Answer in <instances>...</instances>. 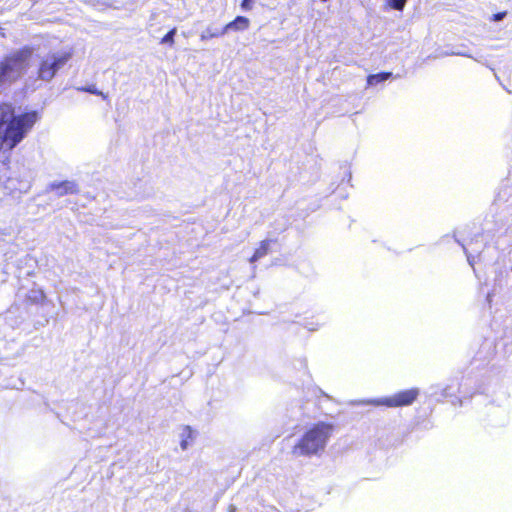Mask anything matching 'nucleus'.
I'll return each mask as SVG.
<instances>
[{
    "instance_id": "f257e3e1",
    "label": "nucleus",
    "mask_w": 512,
    "mask_h": 512,
    "mask_svg": "<svg viewBox=\"0 0 512 512\" xmlns=\"http://www.w3.org/2000/svg\"><path fill=\"white\" fill-rule=\"evenodd\" d=\"M39 120L40 114L36 110L16 114L12 103H0V151L4 145L15 148Z\"/></svg>"
},
{
    "instance_id": "f03ea898",
    "label": "nucleus",
    "mask_w": 512,
    "mask_h": 512,
    "mask_svg": "<svg viewBox=\"0 0 512 512\" xmlns=\"http://www.w3.org/2000/svg\"><path fill=\"white\" fill-rule=\"evenodd\" d=\"M335 431L334 424L319 421L312 424L292 447L296 456H312L324 451L330 437Z\"/></svg>"
},
{
    "instance_id": "7ed1b4c3",
    "label": "nucleus",
    "mask_w": 512,
    "mask_h": 512,
    "mask_svg": "<svg viewBox=\"0 0 512 512\" xmlns=\"http://www.w3.org/2000/svg\"><path fill=\"white\" fill-rule=\"evenodd\" d=\"M32 54V47L26 45L0 59V88L20 80L29 66Z\"/></svg>"
},
{
    "instance_id": "20e7f679",
    "label": "nucleus",
    "mask_w": 512,
    "mask_h": 512,
    "mask_svg": "<svg viewBox=\"0 0 512 512\" xmlns=\"http://www.w3.org/2000/svg\"><path fill=\"white\" fill-rule=\"evenodd\" d=\"M72 56V49L48 52L38 61L36 79L50 82L68 64Z\"/></svg>"
},
{
    "instance_id": "39448f33",
    "label": "nucleus",
    "mask_w": 512,
    "mask_h": 512,
    "mask_svg": "<svg viewBox=\"0 0 512 512\" xmlns=\"http://www.w3.org/2000/svg\"><path fill=\"white\" fill-rule=\"evenodd\" d=\"M418 388H410L398 391L390 396L376 399L374 403L387 408L405 407L413 404L419 396Z\"/></svg>"
},
{
    "instance_id": "423d86ee",
    "label": "nucleus",
    "mask_w": 512,
    "mask_h": 512,
    "mask_svg": "<svg viewBox=\"0 0 512 512\" xmlns=\"http://www.w3.org/2000/svg\"><path fill=\"white\" fill-rule=\"evenodd\" d=\"M250 27V20L245 16H236L232 21L228 22L221 30L211 31L210 29H206L205 32L201 34V40L205 41L211 38H217L225 35L230 31H244Z\"/></svg>"
},
{
    "instance_id": "0eeeda50",
    "label": "nucleus",
    "mask_w": 512,
    "mask_h": 512,
    "mask_svg": "<svg viewBox=\"0 0 512 512\" xmlns=\"http://www.w3.org/2000/svg\"><path fill=\"white\" fill-rule=\"evenodd\" d=\"M51 190L55 191L56 195L61 197L68 194H75L78 193V187L76 183L71 181H62L58 183H53L50 186Z\"/></svg>"
},
{
    "instance_id": "6e6552de",
    "label": "nucleus",
    "mask_w": 512,
    "mask_h": 512,
    "mask_svg": "<svg viewBox=\"0 0 512 512\" xmlns=\"http://www.w3.org/2000/svg\"><path fill=\"white\" fill-rule=\"evenodd\" d=\"M276 239H265L260 241L258 247L254 250L252 256L249 258L250 263H255L261 258L265 257L270 252L271 243H275Z\"/></svg>"
},
{
    "instance_id": "1a4fd4ad",
    "label": "nucleus",
    "mask_w": 512,
    "mask_h": 512,
    "mask_svg": "<svg viewBox=\"0 0 512 512\" xmlns=\"http://www.w3.org/2000/svg\"><path fill=\"white\" fill-rule=\"evenodd\" d=\"M182 439H181V442H180V446L183 450L187 449L188 445H189V442L193 439L194 437V432L193 430L191 429V427L189 426H185L183 428V431H182Z\"/></svg>"
},
{
    "instance_id": "9d476101",
    "label": "nucleus",
    "mask_w": 512,
    "mask_h": 512,
    "mask_svg": "<svg viewBox=\"0 0 512 512\" xmlns=\"http://www.w3.org/2000/svg\"><path fill=\"white\" fill-rule=\"evenodd\" d=\"M391 75L392 74L390 72H381V73H377V74H372V75L368 76L367 81L369 84L374 85V84H378L380 82H383V81L389 79L391 77Z\"/></svg>"
},
{
    "instance_id": "9b49d317",
    "label": "nucleus",
    "mask_w": 512,
    "mask_h": 512,
    "mask_svg": "<svg viewBox=\"0 0 512 512\" xmlns=\"http://www.w3.org/2000/svg\"><path fill=\"white\" fill-rule=\"evenodd\" d=\"M177 29L176 27H173L171 30H169L160 40L161 44H168L170 46L174 45V37L176 35Z\"/></svg>"
},
{
    "instance_id": "f8f14e48",
    "label": "nucleus",
    "mask_w": 512,
    "mask_h": 512,
    "mask_svg": "<svg viewBox=\"0 0 512 512\" xmlns=\"http://www.w3.org/2000/svg\"><path fill=\"white\" fill-rule=\"evenodd\" d=\"M78 91H82V92H87V93H90V94H94V95H97V96H101L102 98L106 99L107 96L104 95L101 91H99L95 85H90V86H86V87H79L77 88Z\"/></svg>"
},
{
    "instance_id": "ddd939ff",
    "label": "nucleus",
    "mask_w": 512,
    "mask_h": 512,
    "mask_svg": "<svg viewBox=\"0 0 512 512\" xmlns=\"http://www.w3.org/2000/svg\"><path fill=\"white\" fill-rule=\"evenodd\" d=\"M387 2L391 8L402 11L406 5L407 0H387Z\"/></svg>"
},
{
    "instance_id": "4468645a",
    "label": "nucleus",
    "mask_w": 512,
    "mask_h": 512,
    "mask_svg": "<svg viewBox=\"0 0 512 512\" xmlns=\"http://www.w3.org/2000/svg\"><path fill=\"white\" fill-rule=\"evenodd\" d=\"M254 0H242L240 7L244 11H249L253 7Z\"/></svg>"
},
{
    "instance_id": "2eb2a0df",
    "label": "nucleus",
    "mask_w": 512,
    "mask_h": 512,
    "mask_svg": "<svg viewBox=\"0 0 512 512\" xmlns=\"http://www.w3.org/2000/svg\"><path fill=\"white\" fill-rule=\"evenodd\" d=\"M506 14H507L506 11L495 13V14L492 15L491 20L495 21V22L496 21H500V20H502L506 16Z\"/></svg>"
}]
</instances>
